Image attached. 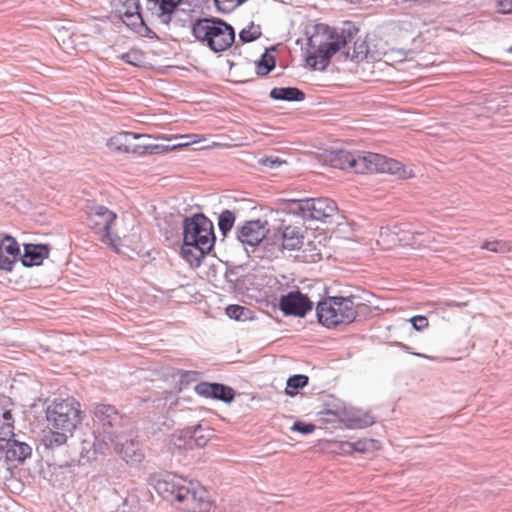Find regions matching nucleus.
I'll return each mask as SVG.
<instances>
[{
    "label": "nucleus",
    "instance_id": "1",
    "mask_svg": "<svg viewBox=\"0 0 512 512\" xmlns=\"http://www.w3.org/2000/svg\"><path fill=\"white\" fill-rule=\"evenodd\" d=\"M367 35L360 34V27L353 21H344L329 31L325 40L320 35L308 38L305 64L311 70L324 71L331 58L341 52L345 60L360 63L368 59Z\"/></svg>",
    "mask_w": 512,
    "mask_h": 512
},
{
    "label": "nucleus",
    "instance_id": "2",
    "mask_svg": "<svg viewBox=\"0 0 512 512\" xmlns=\"http://www.w3.org/2000/svg\"><path fill=\"white\" fill-rule=\"evenodd\" d=\"M150 485L165 501L182 504L184 512H209L212 503L208 491L193 482H186L175 474H155L150 477Z\"/></svg>",
    "mask_w": 512,
    "mask_h": 512
},
{
    "label": "nucleus",
    "instance_id": "3",
    "mask_svg": "<svg viewBox=\"0 0 512 512\" xmlns=\"http://www.w3.org/2000/svg\"><path fill=\"white\" fill-rule=\"evenodd\" d=\"M216 242L213 222L204 213H195L183 219L181 254L191 267L201 266L203 259Z\"/></svg>",
    "mask_w": 512,
    "mask_h": 512
},
{
    "label": "nucleus",
    "instance_id": "4",
    "mask_svg": "<svg viewBox=\"0 0 512 512\" xmlns=\"http://www.w3.org/2000/svg\"><path fill=\"white\" fill-rule=\"evenodd\" d=\"M268 222L262 219L246 220L235 229V239L252 259H272L277 257L278 246L271 243L268 236Z\"/></svg>",
    "mask_w": 512,
    "mask_h": 512
},
{
    "label": "nucleus",
    "instance_id": "5",
    "mask_svg": "<svg viewBox=\"0 0 512 512\" xmlns=\"http://www.w3.org/2000/svg\"><path fill=\"white\" fill-rule=\"evenodd\" d=\"M192 36L214 53L224 52L235 42V29L218 17H199L192 21Z\"/></svg>",
    "mask_w": 512,
    "mask_h": 512
},
{
    "label": "nucleus",
    "instance_id": "6",
    "mask_svg": "<svg viewBox=\"0 0 512 512\" xmlns=\"http://www.w3.org/2000/svg\"><path fill=\"white\" fill-rule=\"evenodd\" d=\"M283 209L304 221H320L324 224H338L339 209L336 202L327 197L287 199Z\"/></svg>",
    "mask_w": 512,
    "mask_h": 512
},
{
    "label": "nucleus",
    "instance_id": "7",
    "mask_svg": "<svg viewBox=\"0 0 512 512\" xmlns=\"http://www.w3.org/2000/svg\"><path fill=\"white\" fill-rule=\"evenodd\" d=\"M46 419L50 429L70 432L72 436L83 420L80 403L74 398L54 399L46 408Z\"/></svg>",
    "mask_w": 512,
    "mask_h": 512
},
{
    "label": "nucleus",
    "instance_id": "8",
    "mask_svg": "<svg viewBox=\"0 0 512 512\" xmlns=\"http://www.w3.org/2000/svg\"><path fill=\"white\" fill-rule=\"evenodd\" d=\"M344 296H328L316 305L317 321L322 326L331 329L340 324H351L355 315L351 306L344 304Z\"/></svg>",
    "mask_w": 512,
    "mask_h": 512
},
{
    "label": "nucleus",
    "instance_id": "9",
    "mask_svg": "<svg viewBox=\"0 0 512 512\" xmlns=\"http://www.w3.org/2000/svg\"><path fill=\"white\" fill-rule=\"evenodd\" d=\"M129 418L121 413L116 406L108 403H96L93 408L94 428L99 429L106 437H119Z\"/></svg>",
    "mask_w": 512,
    "mask_h": 512
},
{
    "label": "nucleus",
    "instance_id": "10",
    "mask_svg": "<svg viewBox=\"0 0 512 512\" xmlns=\"http://www.w3.org/2000/svg\"><path fill=\"white\" fill-rule=\"evenodd\" d=\"M87 215V225L95 233L101 234L104 243L118 250L111 233V227L117 218L116 213L104 205L95 204L88 208Z\"/></svg>",
    "mask_w": 512,
    "mask_h": 512
},
{
    "label": "nucleus",
    "instance_id": "11",
    "mask_svg": "<svg viewBox=\"0 0 512 512\" xmlns=\"http://www.w3.org/2000/svg\"><path fill=\"white\" fill-rule=\"evenodd\" d=\"M326 160L331 167L340 170H347L356 174L367 173L368 152L359 153L347 150L331 151Z\"/></svg>",
    "mask_w": 512,
    "mask_h": 512
},
{
    "label": "nucleus",
    "instance_id": "12",
    "mask_svg": "<svg viewBox=\"0 0 512 512\" xmlns=\"http://www.w3.org/2000/svg\"><path fill=\"white\" fill-rule=\"evenodd\" d=\"M367 173H388L399 179L411 178L412 171L403 163L385 155L368 152Z\"/></svg>",
    "mask_w": 512,
    "mask_h": 512
},
{
    "label": "nucleus",
    "instance_id": "13",
    "mask_svg": "<svg viewBox=\"0 0 512 512\" xmlns=\"http://www.w3.org/2000/svg\"><path fill=\"white\" fill-rule=\"evenodd\" d=\"M313 306V301L299 290L289 291L279 299V309L285 316L303 318L312 311Z\"/></svg>",
    "mask_w": 512,
    "mask_h": 512
},
{
    "label": "nucleus",
    "instance_id": "14",
    "mask_svg": "<svg viewBox=\"0 0 512 512\" xmlns=\"http://www.w3.org/2000/svg\"><path fill=\"white\" fill-rule=\"evenodd\" d=\"M194 391L201 397L222 401L226 404L233 402L235 390L222 383L202 381L195 385Z\"/></svg>",
    "mask_w": 512,
    "mask_h": 512
},
{
    "label": "nucleus",
    "instance_id": "15",
    "mask_svg": "<svg viewBox=\"0 0 512 512\" xmlns=\"http://www.w3.org/2000/svg\"><path fill=\"white\" fill-rule=\"evenodd\" d=\"M0 451L4 453L5 461L8 463L23 464L32 456V447L16 437L5 444H0Z\"/></svg>",
    "mask_w": 512,
    "mask_h": 512
},
{
    "label": "nucleus",
    "instance_id": "16",
    "mask_svg": "<svg viewBox=\"0 0 512 512\" xmlns=\"http://www.w3.org/2000/svg\"><path fill=\"white\" fill-rule=\"evenodd\" d=\"M144 138L149 140L151 137L146 134L123 131L110 137L107 141V147L116 153L133 154L132 149L136 145L135 141Z\"/></svg>",
    "mask_w": 512,
    "mask_h": 512
},
{
    "label": "nucleus",
    "instance_id": "17",
    "mask_svg": "<svg viewBox=\"0 0 512 512\" xmlns=\"http://www.w3.org/2000/svg\"><path fill=\"white\" fill-rule=\"evenodd\" d=\"M303 231L298 226L288 225L281 227V237L279 240L275 241L271 239V243L276 244L278 246L277 254L282 252L283 250H297L303 244Z\"/></svg>",
    "mask_w": 512,
    "mask_h": 512
},
{
    "label": "nucleus",
    "instance_id": "18",
    "mask_svg": "<svg viewBox=\"0 0 512 512\" xmlns=\"http://www.w3.org/2000/svg\"><path fill=\"white\" fill-rule=\"evenodd\" d=\"M341 423L349 429H363L375 423V418L369 413L342 405Z\"/></svg>",
    "mask_w": 512,
    "mask_h": 512
},
{
    "label": "nucleus",
    "instance_id": "19",
    "mask_svg": "<svg viewBox=\"0 0 512 512\" xmlns=\"http://www.w3.org/2000/svg\"><path fill=\"white\" fill-rule=\"evenodd\" d=\"M24 253L20 256V260L25 267L39 266L48 258L50 247L48 244H24Z\"/></svg>",
    "mask_w": 512,
    "mask_h": 512
},
{
    "label": "nucleus",
    "instance_id": "20",
    "mask_svg": "<svg viewBox=\"0 0 512 512\" xmlns=\"http://www.w3.org/2000/svg\"><path fill=\"white\" fill-rule=\"evenodd\" d=\"M183 0H148L147 9L156 15L161 23L169 25L172 14L176 11Z\"/></svg>",
    "mask_w": 512,
    "mask_h": 512
},
{
    "label": "nucleus",
    "instance_id": "21",
    "mask_svg": "<svg viewBox=\"0 0 512 512\" xmlns=\"http://www.w3.org/2000/svg\"><path fill=\"white\" fill-rule=\"evenodd\" d=\"M188 143H180V144H158L150 141H143L141 143H136L135 147L132 149L133 154L137 156H145V155H158L163 154L165 152L174 150L176 148L186 146Z\"/></svg>",
    "mask_w": 512,
    "mask_h": 512
},
{
    "label": "nucleus",
    "instance_id": "22",
    "mask_svg": "<svg viewBox=\"0 0 512 512\" xmlns=\"http://www.w3.org/2000/svg\"><path fill=\"white\" fill-rule=\"evenodd\" d=\"M269 96L276 101L284 102H301L306 98V94L298 87H274L271 89Z\"/></svg>",
    "mask_w": 512,
    "mask_h": 512
},
{
    "label": "nucleus",
    "instance_id": "23",
    "mask_svg": "<svg viewBox=\"0 0 512 512\" xmlns=\"http://www.w3.org/2000/svg\"><path fill=\"white\" fill-rule=\"evenodd\" d=\"M118 5L124 9H117L119 19L125 22H134L142 17L140 0H117Z\"/></svg>",
    "mask_w": 512,
    "mask_h": 512
},
{
    "label": "nucleus",
    "instance_id": "24",
    "mask_svg": "<svg viewBox=\"0 0 512 512\" xmlns=\"http://www.w3.org/2000/svg\"><path fill=\"white\" fill-rule=\"evenodd\" d=\"M236 221L235 213L230 209H224L219 215L217 220L218 230L222 236L220 242H225L229 233L232 231Z\"/></svg>",
    "mask_w": 512,
    "mask_h": 512
},
{
    "label": "nucleus",
    "instance_id": "25",
    "mask_svg": "<svg viewBox=\"0 0 512 512\" xmlns=\"http://www.w3.org/2000/svg\"><path fill=\"white\" fill-rule=\"evenodd\" d=\"M189 431L191 442L194 448H203L208 443L211 437V430L197 424L186 428Z\"/></svg>",
    "mask_w": 512,
    "mask_h": 512
},
{
    "label": "nucleus",
    "instance_id": "26",
    "mask_svg": "<svg viewBox=\"0 0 512 512\" xmlns=\"http://www.w3.org/2000/svg\"><path fill=\"white\" fill-rule=\"evenodd\" d=\"M121 454L123 459L127 463L131 464L141 463L144 458V454L140 449L139 444L134 441L126 442L123 444L121 448Z\"/></svg>",
    "mask_w": 512,
    "mask_h": 512
},
{
    "label": "nucleus",
    "instance_id": "27",
    "mask_svg": "<svg viewBox=\"0 0 512 512\" xmlns=\"http://www.w3.org/2000/svg\"><path fill=\"white\" fill-rule=\"evenodd\" d=\"M94 435V441L92 444L93 452L95 455H105L110 450V445L114 443L119 437H112L109 439V437H106L104 433H100L99 429H94L93 432Z\"/></svg>",
    "mask_w": 512,
    "mask_h": 512
},
{
    "label": "nucleus",
    "instance_id": "28",
    "mask_svg": "<svg viewBox=\"0 0 512 512\" xmlns=\"http://www.w3.org/2000/svg\"><path fill=\"white\" fill-rule=\"evenodd\" d=\"M276 67V57L264 52L260 58L255 61L256 75L263 77L271 73Z\"/></svg>",
    "mask_w": 512,
    "mask_h": 512
},
{
    "label": "nucleus",
    "instance_id": "29",
    "mask_svg": "<svg viewBox=\"0 0 512 512\" xmlns=\"http://www.w3.org/2000/svg\"><path fill=\"white\" fill-rule=\"evenodd\" d=\"M124 63L133 67L142 68L146 66V55L145 53L137 48H131L126 53H123L119 57Z\"/></svg>",
    "mask_w": 512,
    "mask_h": 512
},
{
    "label": "nucleus",
    "instance_id": "30",
    "mask_svg": "<svg viewBox=\"0 0 512 512\" xmlns=\"http://www.w3.org/2000/svg\"><path fill=\"white\" fill-rule=\"evenodd\" d=\"M309 377L304 374L290 376L286 382L285 393L288 396H295L300 389L308 385Z\"/></svg>",
    "mask_w": 512,
    "mask_h": 512
},
{
    "label": "nucleus",
    "instance_id": "31",
    "mask_svg": "<svg viewBox=\"0 0 512 512\" xmlns=\"http://www.w3.org/2000/svg\"><path fill=\"white\" fill-rule=\"evenodd\" d=\"M377 441L374 439H359L354 442L346 441L342 443L341 447L346 451L345 447H348L350 451L359 453H367L376 449Z\"/></svg>",
    "mask_w": 512,
    "mask_h": 512
},
{
    "label": "nucleus",
    "instance_id": "32",
    "mask_svg": "<svg viewBox=\"0 0 512 512\" xmlns=\"http://www.w3.org/2000/svg\"><path fill=\"white\" fill-rule=\"evenodd\" d=\"M125 25L142 37H146L151 40L160 39L159 36L145 23L143 17L134 22H125Z\"/></svg>",
    "mask_w": 512,
    "mask_h": 512
},
{
    "label": "nucleus",
    "instance_id": "33",
    "mask_svg": "<svg viewBox=\"0 0 512 512\" xmlns=\"http://www.w3.org/2000/svg\"><path fill=\"white\" fill-rule=\"evenodd\" d=\"M319 419L324 423H341L342 404L329 407L328 405L317 413Z\"/></svg>",
    "mask_w": 512,
    "mask_h": 512
},
{
    "label": "nucleus",
    "instance_id": "34",
    "mask_svg": "<svg viewBox=\"0 0 512 512\" xmlns=\"http://www.w3.org/2000/svg\"><path fill=\"white\" fill-rule=\"evenodd\" d=\"M225 311L230 319L237 321H246L252 318V310L242 305L230 304Z\"/></svg>",
    "mask_w": 512,
    "mask_h": 512
},
{
    "label": "nucleus",
    "instance_id": "35",
    "mask_svg": "<svg viewBox=\"0 0 512 512\" xmlns=\"http://www.w3.org/2000/svg\"><path fill=\"white\" fill-rule=\"evenodd\" d=\"M51 434L45 436L44 443L47 448H56L67 442L70 432H65L57 429H50Z\"/></svg>",
    "mask_w": 512,
    "mask_h": 512
},
{
    "label": "nucleus",
    "instance_id": "36",
    "mask_svg": "<svg viewBox=\"0 0 512 512\" xmlns=\"http://www.w3.org/2000/svg\"><path fill=\"white\" fill-rule=\"evenodd\" d=\"M262 35L260 25H255L254 22L243 28L239 32V40L242 44L251 43L259 39Z\"/></svg>",
    "mask_w": 512,
    "mask_h": 512
},
{
    "label": "nucleus",
    "instance_id": "37",
    "mask_svg": "<svg viewBox=\"0 0 512 512\" xmlns=\"http://www.w3.org/2000/svg\"><path fill=\"white\" fill-rule=\"evenodd\" d=\"M171 441L173 447L179 451L195 449L191 442L189 431L186 428L179 434H174Z\"/></svg>",
    "mask_w": 512,
    "mask_h": 512
},
{
    "label": "nucleus",
    "instance_id": "38",
    "mask_svg": "<svg viewBox=\"0 0 512 512\" xmlns=\"http://www.w3.org/2000/svg\"><path fill=\"white\" fill-rule=\"evenodd\" d=\"M370 297H371V294L369 292H363L362 295L351 294L347 297H344V299H345L344 304H347V306H351V310L356 317L357 309L362 306H365L366 302H370V300H369Z\"/></svg>",
    "mask_w": 512,
    "mask_h": 512
},
{
    "label": "nucleus",
    "instance_id": "39",
    "mask_svg": "<svg viewBox=\"0 0 512 512\" xmlns=\"http://www.w3.org/2000/svg\"><path fill=\"white\" fill-rule=\"evenodd\" d=\"M481 249H485L493 253L505 254L512 250V246L509 242L504 240H493L485 241L481 245Z\"/></svg>",
    "mask_w": 512,
    "mask_h": 512
},
{
    "label": "nucleus",
    "instance_id": "40",
    "mask_svg": "<svg viewBox=\"0 0 512 512\" xmlns=\"http://www.w3.org/2000/svg\"><path fill=\"white\" fill-rule=\"evenodd\" d=\"M177 375L179 376V390H182L184 388H187L191 383L196 382L201 376V373L198 371L179 369L177 371Z\"/></svg>",
    "mask_w": 512,
    "mask_h": 512
},
{
    "label": "nucleus",
    "instance_id": "41",
    "mask_svg": "<svg viewBox=\"0 0 512 512\" xmlns=\"http://www.w3.org/2000/svg\"><path fill=\"white\" fill-rule=\"evenodd\" d=\"M0 244L3 245L4 253L12 256L16 260H17L18 256H21L19 245L14 237H12L10 235H6L2 239Z\"/></svg>",
    "mask_w": 512,
    "mask_h": 512
},
{
    "label": "nucleus",
    "instance_id": "42",
    "mask_svg": "<svg viewBox=\"0 0 512 512\" xmlns=\"http://www.w3.org/2000/svg\"><path fill=\"white\" fill-rule=\"evenodd\" d=\"M246 1L247 0H214L218 11L222 13H229Z\"/></svg>",
    "mask_w": 512,
    "mask_h": 512
},
{
    "label": "nucleus",
    "instance_id": "43",
    "mask_svg": "<svg viewBox=\"0 0 512 512\" xmlns=\"http://www.w3.org/2000/svg\"><path fill=\"white\" fill-rule=\"evenodd\" d=\"M316 427L313 423L297 420L293 423L291 430L302 435H309L315 431Z\"/></svg>",
    "mask_w": 512,
    "mask_h": 512
},
{
    "label": "nucleus",
    "instance_id": "44",
    "mask_svg": "<svg viewBox=\"0 0 512 512\" xmlns=\"http://www.w3.org/2000/svg\"><path fill=\"white\" fill-rule=\"evenodd\" d=\"M10 402L9 397L3 396L0 402V415L2 416V419L4 423H9L11 425H14V418L12 415V412L10 409H6L5 405Z\"/></svg>",
    "mask_w": 512,
    "mask_h": 512
},
{
    "label": "nucleus",
    "instance_id": "45",
    "mask_svg": "<svg viewBox=\"0 0 512 512\" xmlns=\"http://www.w3.org/2000/svg\"><path fill=\"white\" fill-rule=\"evenodd\" d=\"M15 263L16 259H11L9 256L5 255L3 245L0 244V270L11 272Z\"/></svg>",
    "mask_w": 512,
    "mask_h": 512
},
{
    "label": "nucleus",
    "instance_id": "46",
    "mask_svg": "<svg viewBox=\"0 0 512 512\" xmlns=\"http://www.w3.org/2000/svg\"><path fill=\"white\" fill-rule=\"evenodd\" d=\"M261 165L270 169H277L281 165L286 164V161L280 159L279 157H265L259 161Z\"/></svg>",
    "mask_w": 512,
    "mask_h": 512
},
{
    "label": "nucleus",
    "instance_id": "47",
    "mask_svg": "<svg viewBox=\"0 0 512 512\" xmlns=\"http://www.w3.org/2000/svg\"><path fill=\"white\" fill-rule=\"evenodd\" d=\"M410 322L416 331H423L429 325L428 319L424 315H415L410 319Z\"/></svg>",
    "mask_w": 512,
    "mask_h": 512
},
{
    "label": "nucleus",
    "instance_id": "48",
    "mask_svg": "<svg viewBox=\"0 0 512 512\" xmlns=\"http://www.w3.org/2000/svg\"><path fill=\"white\" fill-rule=\"evenodd\" d=\"M498 11L502 14H511L512 0H498Z\"/></svg>",
    "mask_w": 512,
    "mask_h": 512
},
{
    "label": "nucleus",
    "instance_id": "49",
    "mask_svg": "<svg viewBox=\"0 0 512 512\" xmlns=\"http://www.w3.org/2000/svg\"><path fill=\"white\" fill-rule=\"evenodd\" d=\"M225 278H226L227 282H229V283H236L239 281L237 273L235 272L234 269L227 270L225 272Z\"/></svg>",
    "mask_w": 512,
    "mask_h": 512
},
{
    "label": "nucleus",
    "instance_id": "50",
    "mask_svg": "<svg viewBox=\"0 0 512 512\" xmlns=\"http://www.w3.org/2000/svg\"><path fill=\"white\" fill-rule=\"evenodd\" d=\"M448 307H464L466 306L465 302H457L455 300H450L447 302Z\"/></svg>",
    "mask_w": 512,
    "mask_h": 512
},
{
    "label": "nucleus",
    "instance_id": "51",
    "mask_svg": "<svg viewBox=\"0 0 512 512\" xmlns=\"http://www.w3.org/2000/svg\"><path fill=\"white\" fill-rule=\"evenodd\" d=\"M278 45H271L270 47L266 48L264 52H267V54H271V52L277 51Z\"/></svg>",
    "mask_w": 512,
    "mask_h": 512
},
{
    "label": "nucleus",
    "instance_id": "52",
    "mask_svg": "<svg viewBox=\"0 0 512 512\" xmlns=\"http://www.w3.org/2000/svg\"><path fill=\"white\" fill-rule=\"evenodd\" d=\"M414 354L419 356V357L428 358L426 355H423V354H420V353H414Z\"/></svg>",
    "mask_w": 512,
    "mask_h": 512
},
{
    "label": "nucleus",
    "instance_id": "53",
    "mask_svg": "<svg viewBox=\"0 0 512 512\" xmlns=\"http://www.w3.org/2000/svg\"><path fill=\"white\" fill-rule=\"evenodd\" d=\"M508 53H512V45L507 49Z\"/></svg>",
    "mask_w": 512,
    "mask_h": 512
},
{
    "label": "nucleus",
    "instance_id": "54",
    "mask_svg": "<svg viewBox=\"0 0 512 512\" xmlns=\"http://www.w3.org/2000/svg\"><path fill=\"white\" fill-rule=\"evenodd\" d=\"M158 401L161 402L163 405V408H165V403L162 402V399H159Z\"/></svg>",
    "mask_w": 512,
    "mask_h": 512
}]
</instances>
